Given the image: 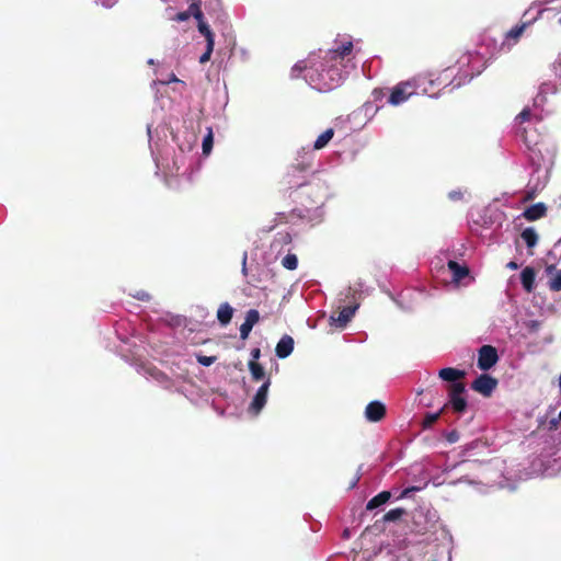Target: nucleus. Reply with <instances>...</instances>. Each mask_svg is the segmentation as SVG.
I'll use <instances>...</instances> for the list:
<instances>
[{"mask_svg": "<svg viewBox=\"0 0 561 561\" xmlns=\"http://www.w3.org/2000/svg\"><path fill=\"white\" fill-rule=\"evenodd\" d=\"M353 50V42L335 43L333 48L320 49L318 54H311L306 60L296 62L290 71V77H302L316 91L329 92L337 88L345 75L341 69L343 59Z\"/></svg>", "mask_w": 561, "mask_h": 561, "instance_id": "nucleus-1", "label": "nucleus"}, {"mask_svg": "<svg viewBox=\"0 0 561 561\" xmlns=\"http://www.w3.org/2000/svg\"><path fill=\"white\" fill-rule=\"evenodd\" d=\"M286 183L288 188H295L300 197H307L309 206L307 211H312L309 217L311 221H321L324 216L323 206L325 202L333 196V192L325 180L312 176L308 182L296 179L294 174H286Z\"/></svg>", "mask_w": 561, "mask_h": 561, "instance_id": "nucleus-2", "label": "nucleus"}, {"mask_svg": "<svg viewBox=\"0 0 561 561\" xmlns=\"http://www.w3.org/2000/svg\"><path fill=\"white\" fill-rule=\"evenodd\" d=\"M459 71L454 78L444 85L449 88V92L470 82L474 77L479 76L486 67L484 57L478 51H468L463 54L459 60Z\"/></svg>", "mask_w": 561, "mask_h": 561, "instance_id": "nucleus-3", "label": "nucleus"}, {"mask_svg": "<svg viewBox=\"0 0 561 561\" xmlns=\"http://www.w3.org/2000/svg\"><path fill=\"white\" fill-rule=\"evenodd\" d=\"M136 369L138 374L148 380L156 381L163 389L186 396L187 385L191 382L187 374H178L170 377L150 363H140Z\"/></svg>", "mask_w": 561, "mask_h": 561, "instance_id": "nucleus-4", "label": "nucleus"}, {"mask_svg": "<svg viewBox=\"0 0 561 561\" xmlns=\"http://www.w3.org/2000/svg\"><path fill=\"white\" fill-rule=\"evenodd\" d=\"M421 80L422 79H411L399 82L393 88L389 89V95L386 103L392 106H399L407 102L414 94H427L428 89L422 87L420 83Z\"/></svg>", "mask_w": 561, "mask_h": 561, "instance_id": "nucleus-5", "label": "nucleus"}, {"mask_svg": "<svg viewBox=\"0 0 561 561\" xmlns=\"http://www.w3.org/2000/svg\"><path fill=\"white\" fill-rule=\"evenodd\" d=\"M539 152V150L537 152L536 149H531L529 154V161L534 168L528 182V196L530 198L534 197L536 192L541 191L546 186L548 181V168L545 167L542 169L538 157Z\"/></svg>", "mask_w": 561, "mask_h": 561, "instance_id": "nucleus-6", "label": "nucleus"}, {"mask_svg": "<svg viewBox=\"0 0 561 561\" xmlns=\"http://www.w3.org/2000/svg\"><path fill=\"white\" fill-rule=\"evenodd\" d=\"M313 159L314 150L310 146L301 147L297 151L296 163L287 174H294L296 179H300L299 174L310 169Z\"/></svg>", "mask_w": 561, "mask_h": 561, "instance_id": "nucleus-7", "label": "nucleus"}, {"mask_svg": "<svg viewBox=\"0 0 561 561\" xmlns=\"http://www.w3.org/2000/svg\"><path fill=\"white\" fill-rule=\"evenodd\" d=\"M500 359L496 347L484 344L478 348L477 366L482 371L493 368Z\"/></svg>", "mask_w": 561, "mask_h": 561, "instance_id": "nucleus-8", "label": "nucleus"}, {"mask_svg": "<svg viewBox=\"0 0 561 561\" xmlns=\"http://www.w3.org/2000/svg\"><path fill=\"white\" fill-rule=\"evenodd\" d=\"M545 9H538L536 15L520 25H516L513 28H511L508 32L505 33L504 41L501 45V49L510 50L518 41L525 28L537 21L541 14L543 13Z\"/></svg>", "mask_w": 561, "mask_h": 561, "instance_id": "nucleus-9", "label": "nucleus"}, {"mask_svg": "<svg viewBox=\"0 0 561 561\" xmlns=\"http://www.w3.org/2000/svg\"><path fill=\"white\" fill-rule=\"evenodd\" d=\"M448 404L457 413H463L467 409V400L465 398L466 387L463 383L449 385Z\"/></svg>", "mask_w": 561, "mask_h": 561, "instance_id": "nucleus-10", "label": "nucleus"}, {"mask_svg": "<svg viewBox=\"0 0 561 561\" xmlns=\"http://www.w3.org/2000/svg\"><path fill=\"white\" fill-rule=\"evenodd\" d=\"M497 386V380L489 374L479 375L471 383V388L484 397H490Z\"/></svg>", "mask_w": 561, "mask_h": 561, "instance_id": "nucleus-11", "label": "nucleus"}, {"mask_svg": "<svg viewBox=\"0 0 561 561\" xmlns=\"http://www.w3.org/2000/svg\"><path fill=\"white\" fill-rule=\"evenodd\" d=\"M271 386V378H266L265 381L256 390L255 394L252 398V401L249 407V411L259 414L262 409L265 407L267 401L268 389Z\"/></svg>", "mask_w": 561, "mask_h": 561, "instance_id": "nucleus-12", "label": "nucleus"}, {"mask_svg": "<svg viewBox=\"0 0 561 561\" xmlns=\"http://www.w3.org/2000/svg\"><path fill=\"white\" fill-rule=\"evenodd\" d=\"M449 71L450 69L447 68L438 77L435 78L433 73H423L414 77L413 79H422L420 83L422 84L423 88H427L428 92H431V89L433 87L439 85L440 83L447 81L450 78L451 73H449ZM427 95H430L431 98H438V94L427 93Z\"/></svg>", "mask_w": 561, "mask_h": 561, "instance_id": "nucleus-13", "label": "nucleus"}, {"mask_svg": "<svg viewBox=\"0 0 561 561\" xmlns=\"http://www.w3.org/2000/svg\"><path fill=\"white\" fill-rule=\"evenodd\" d=\"M359 308V304L358 302H354L353 305L351 306H346V307H343L342 310L340 311L339 316H331L330 317V324L331 325H334L339 329H344L348 322L352 320V318L354 317L355 312L358 310Z\"/></svg>", "mask_w": 561, "mask_h": 561, "instance_id": "nucleus-14", "label": "nucleus"}, {"mask_svg": "<svg viewBox=\"0 0 561 561\" xmlns=\"http://www.w3.org/2000/svg\"><path fill=\"white\" fill-rule=\"evenodd\" d=\"M386 415V407L382 402L375 400L369 402L365 409V417L368 422H379Z\"/></svg>", "mask_w": 561, "mask_h": 561, "instance_id": "nucleus-15", "label": "nucleus"}, {"mask_svg": "<svg viewBox=\"0 0 561 561\" xmlns=\"http://www.w3.org/2000/svg\"><path fill=\"white\" fill-rule=\"evenodd\" d=\"M195 8V12L193 13V16L197 21V28L198 32L205 36L206 43H215V35L208 25L207 22L204 21V14L201 11V9L196 4H191V9Z\"/></svg>", "mask_w": 561, "mask_h": 561, "instance_id": "nucleus-16", "label": "nucleus"}, {"mask_svg": "<svg viewBox=\"0 0 561 561\" xmlns=\"http://www.w3.org/2000/svg\"><path fill=\"white\" fill-rule=\"evenodd\" d=\"M389 89L376 88L370 94V100L365 103L366 113L373 111L376 113L380 107L383 106V100L387 96Z\"/></svg>", "mask_w": 561, "mask_h": 561, "instance_id": "nucleus-17", "label": "nucleus"}, {"mask_svg": "<svg viewBox=\"0 0 561 561\" xmlns=\"http://www.w3.org/2000/svg\"><path fill=\"white\" fill-rule=\"evenodd\" d=\"M260 313L256 309L248 310L245 314V319L243 323L240 325V337L242 340H247L253 329V327L259 322Z\"/></svg>", "mask_w": 561, "mask_h": 561, "instance_id": "nucleus-18", "label": "nucleus"}, {"mask_svg": "<svg viewBox=\"0 0 561 561\" xmlns=\"http://www.w3.org/2000/svg\"><path fill=\"white\" fill-rule=\"evenodd\" d=\"M295 341L290 335H283L276 344L275 354L278 358H287L294 351Z\"/></svg>", "mask_w": 561, "mask_h": 561, "instance_id": "nucleus-19", "label": "nucleus"}, {"mask_svg": "<svg viewBox=\"0 0 561 561\" xmlns=\"http://www.w3.org/2000/svg\"><path fill=\"white\" fill-rule=\"evenodd\" d=\"M448 271L451 274L454 283H460L465 277L469 275V268L467 265L460 264L455 260H449L447 263Z\"/></svg>", "mask_w": 561, "mask_h": 561, "instance_id": "nucleus-20", "label": "nucleus"}, {"mask_svg": "<svg viewBox=\"0 0 561 561\" xmlns=\"http://www.w3.org/2000/svg\"><path fill=\"white\" fill-rule=\"evenodd\" d=\"M438 376L442 380L450 382V385L461 383L459 379L465 376V370L445 367L438 371Z\"/></svg>", "mask_w": 561, "mask_h": 561, "instance_id": "nucleus-21", "label": "nucleus"}, {"mask_svg": "<svg viewBox=\"0 0 561 561\" xmlns=\"http://www.w3.org/2000/svg\"><path fill=\"white\" fill-rule=\"evenodd\" d=\"M547 210V207L543 203H536L534 205L528 206L524 213L523 216L529 220L534 221L545 216Z\"/></svg>", "mask_w": 561, "mask_h": 561, "instance_id": "nucleus-22", "label": "nucleus"}, {"mask_svg": "<svg viewBox=\"0 0 561 561\" xmlns=\"http://www.w3.org/2000/svg\"><path fill=\"white\" fill-rule=\"evenodd\" d=\"M391 496V491H381L367 502L366 510L374 511L375 508L381 507L382 505L389 502Z\"/></svg>", "mask_w": 561, "mask_h": 561, "instance_id": "nucleus-23", "label": "nucleus"}, {"mask_svg": "<svg viewBox=\"0 0 561 561\" xmlns=\"http://www.w3.org/2000/svg\"><path fill=\"white\" fill-rule=\"evenodd\" d=\"M535 278H536V274H535L534 268H531V267H525L520 272V283H522L523 288L527 293L533 291V289L535 287Z\"/></svg>", "mask_w": 561, "mask_h": 561, "instance_id": "nucleus-24", "label": "nucleus"}, {"mask_svg": "<svg viewBox=\"0 0 561 561\" xmlns=\"http://www.w3.org/2000/svg\"><path fill=\"white\" fill-rule=\"evenodd\" d=\"M233 316V308L228 304L224 302L219 306L217 311V320L220 325L226 327L231 322Z\"/></svg>", "mask_w": 561, "mask_h": 561, "instance_id": "nucleus-25", "label": "nucleus"}, {"mask_svg": "<svg viewBox=\"0 0 561 561\" xmlns=\"http://www.w3.org/2000/svg\"><path fill=\"white\" fill-rule=\"evenodd\" d=\"M334 136V129L328 128L325 129L321 135L318 136V138L314 140L312 145L313 150H321L324 147L328 146V144L331 141V139Z\"/></svg>", "mask_w": 561, "mask_h": 561, "instance_id": "nucleus-26", "label": "nucleus"}, {"mask_svg": "<svg viewBox=\"0 0 561 561\" xmlns=\"http://www.w3.org/2000/svg\"><path fill=\"white\" fill-rule=\"evenodd\" d=\"M248 367H249V370L251 373L253 380H255V381L264 380L265 381V379L267 378L266 374H265V369L260 363L254 362V360H249Z\"/></svg>", "mask_w": 561, "mask_h": 561, "instance_id": "nucleus-27", "label": "nucleus"}, {"mask_svg": "<svg viewBox=\"0 0 561 561\" xmlns=\"http://www.w3.org/2000/svg\"><path fill=\"white\" fill-rule=\"evenodd\" d=\"M522 239L526 243L527 248H534L538 242V234L533 227H527L522 231Z\"/></svg>", "mask_w": 561, "mask_h": 561, "instance_id": "nucleus-28", "label": "nucleus"}, {"mask_svg": "<svg viewBox=\"0 0 561 561\" xmlns=\"http://www.w3.org/2000/svg\"><path fill=\"white\" fill-rule=\"evenodd\" d=\"M214 146V134L211 127L207 128V134L203 138L202 149L205 156H208Z\"/></svg>", "mask_w": 561, "mask_h": 561, "instance_id": "nucleus-29", "label": "nucleus"}, {"mask_svg": "<svg viewBox=\"0 0 561 561\" xmlns=\"http://www.w3.org/2000/svg\"><path fill=\"white\" fill-rule=\"evenodd\" d=\"M405 514V510L402 507H396L390 511H388L383 517L382 520L385 523H391L400 519Z\"/></svg>", "mask_w": 561, "mask_h": 561, "instance_id": "nucleus-30", "label": "nucleus"}, {"mask_svg": "<svg viewBox=\"0 0 561 561\" xmlns=\"http://www.w3.org/2000/svg\"><path fill=\"white\" fill-rule=\"evenodd\" d=\"M282 265L284 268L288 270V271H294L298 267V257L296 254L294 253H287L283 259H282Z\"/></svg>", "mask_w": 561, "mask_h": 561, "instance_id": "nucleus-31", "label": "nucleus"}, {"mask_svg": "<svg viewBox=\"0 0 561 561\" xmlns=\"http://www.w3.org/2000/svg\"><path fill=\"white\" fill-rule=\"evenodd\" d=\"M547 102H548V95H546L545 93H542L541 91L538 90L537 94L533 99V108L536 112L537 111L542 112Z\"/></svg>", "mask_w": 561, "mask_h": 561, "instance_id": "nucleus-32", "label": "nucleus"}, {"mask_svg": "<svg viewBox=\"0 0 561 561\" xmlns=\"http://www.w3.org/2000/svg\"><path fill=\"white\" fill-rule=\"evenodd\" d=\"M538 90L546 95H554L559 92L557 84L551 81L542 82Z\"/></svg>", "mask_w": 561, "mask_h": 561, "instance_id": "nucleus-33", "label": "nucleus"}, {"mask_svg": "<svg viewBox=\"0 0 561 561\" xmlns=\"http://www.w3.org/2000/svg\"><path fill=\"white\" fill-rule=\"evenodd\" d=\"M422 489H423L422 486H417V485L408 486V488L403 489L402 491H400V493L397 495V500L409 499L412 496L413 493L420 492Z\"/></svg>", "mask_w": 561, "mask_h": 561, "instance_id": "nucleus-34", "label": "nucleus"}, {"mask_svg": "<svg viewBox=\"0 0 561 561\" xmlns=\"http://www.w3.org/2000/svg\"><path fill=\"white\" fill-rule=\"evenodd\" d=\"M549 288L552 291L561 290V270L556 271L554 276L549 280Z\"/></svg>", "mask_w": 561, "mask_h": 561, "instance_id": "nucleus-35", "label": "nucleus"}, {"mask_svg": "<svg viewBox=\"0 0 561 561\" xmlns=\"http://www.w3.org/2000/svg\"><path fill=\"white\" fill-rule=\"evenodd\" d=\"M147 134H148V142H149V148H150V151H151V156L156 162V165L157 168L159 169V160L156 156V149H154V142H153V136H152V129H151V125H147Z\"/></svg>", "mask_w": 561, "mask_h": 561, "instance_id": "nucleus-36", "label": "nucleus"}, {"mask_svg": "<svg viewBox=\"0 0 561 561\" xmlns=\"http://www.w3.org/2000/svg\"><path fill=\"white\" fill-rule=\"evenodd\" d=\"M215 43H206V50L201 55L199 62L205 64L210 59V56L214 51Z\"/></svg>", "mask_w": 561, "mask_h": 561, "instance_id": "nucleus-37", "label": "nucleus"}, {"mask_svg": "<svg viewBox=\"0 0 561 561\" xmlns=\"http://www.w3.org/2000/svg\"><path fill=\"white\" fill-rule=\"evenodd\" d=\"M133 298L140 300V301H149L151 299V296L146 290H135L134 293L129 294Z\"/></svg>", "mask_w": 561, "mask_h": 561, "instance_id": "nucleus-38", "label": "nucleus"}, {"mask_svg": "<svg viewBox=\"0 0 561 561\" xmlns=\"http://www.w3.org/2000/svg\"><path fill=\"white\" fill-rule=\"evenodd\" d=\"M194 12H195V8H193V9L190 8L187 11H182V12L176 13V15L174 16L173 20H175L178 22L187 21L191 18V15H193Z\"/></svg>", "mask_w": 561, "mask_h": 561, "instance_id": "nucleus-39", "label": "nucleus"}, {"mask_svg": "<svg viewBox=\"0 0 561 561\" xmlns=\"http://www.w3.org/2000/svg\"><path fill=\"white\" fill-rule=\"evenodd\" d=\"M275 242L282 243V244H288L291 242V236L289 232H278L277 237L275 239Z\"/></svg>", "mask_w": 561, "mask_h": 561, "instance_id": "nucleus-40", "label": "nucleus"}, {"mask_svg": "<svg viewBox=\"0 0 561 561\" xmlns=\"http://www.w3.org/2000/svg\"><path fill=\"white\" fill-rule=\"evenodd\" d=\"M215 360H216V357H214V356H205V355L197 356L198 364H201L202 366H205V367L213 365L215 363Z\"/></svg>", "mask_w": 561, "mask_h": 561, "instance_id": "nucleus-41", "label": "nucleus"}, {"mask_svg": "<svg viewBox=\"0 0 561 561\" xmlns=\"http://www.w3.org/2000/svg\"><path fill=\"white\" fill-rule=\"evenodd\" d=\"M531 115V110L527 106L516 116V121L520 123L526 122L530 118Z\"/></svg>", "mask_w": 561, "mask_h": 561, "instance_id": "nucleus-42", "label": "nucleus"}, {"mask_svg": "<svg viewBox=\"0 0 561 561\" xmlns=\"http://www.w3.org/2000/svg\"><path fill=\"white\" fill-rule=\"evenodd\" d=\"M448 198L451 202H459L463 198V193L459 188L451 190L450 192H448Z\"/></svg>", "mask_w": 561, "mask_h": 561, "instance_id": "nucleus-43", "label": "nucleus"}, {"mask_svg": "<svg viewBox=\"0 0 561 561\" xmlns=\"http://www.w3.org/2000/svg\"><path fill=\"white\" fill-rule=\"evenodd\" d=\"M538 9L541 8L537 4H533L529 9L525 11L524 18H526L527 21L531 20L536 15Z\"/></svg>", "mask_w": 561, "mask_h": 561, "instance_id": "nucleus-44", "label": "nucleus"}, {"mask_svg": "<svg viewBox=\"0 0 561 561\" xmlns=\"http://www.w3.org/2000/svg\"><path fill=\"white\" fill-rule=\"evenodd\" d=\"M446 440L450 444L457 443L459 440V433L457 431H450L446 434Z\"/></svg>", "mask_w": 561, "mask_h": 561, "instance_id": "nucleus-45", "label": "nucleus"}, {"mask_svg": "<svg viewBox=\"0 0 561 561\" xmlns=\"http://www.w3.org/2000/svg\"><path fill=\"white\" fill-rule=\"evenodd\" d=\"M362 469H363V465H360V466L358 467L357 473H356V476L353 478V480L350 482L348 489H354V488H356V485H357V483H358V481H359V479H360V471H362Z\"/></svg>", "mask_w": 561, "mask_h": 561, "instance_id": "nucleus-46", "label": "nucleus"}, {"mask_svg": "<svg viewBox=\"0 0 561 561\" xmlns=\"http://www.w3.org/2000/svg\"><path fill=\"white\" fill-rule=\"evenodd\" d=\"M95 3L101 4L102 7L110 9L117 3V0H94Z\"/></svg>", "mask_w": 561, "mask_h": 561, "instance_id": "nucleus-47", "label": "nucleus"}, {"mask_svg": "<svg viewBox=\"0 0 561 561\" xmlns=\"http://www.w3.org/2000/svg\"><path fill=\"white\" fill-rule=\"evenodd\" d=\"M247 261H248V253L244 251L242 254V262H241V273L243 276L248 275Z\"/></svg>", "mask_w": 561, "mask_h": 561, "instance_id": "nucleus-48", "label": "nucleus"}, {"mask_svg": "<svg viewBox=\"0 0 561 561\" xmlns=\"http://www.w3.org/2000/svg\"><path fill=\"white\" fill-rule=\"evenodd\" d=\"M553 72H554L556 77H558L559 79H561V58H559V59L553 64Z\"/></svg>", "mask_w": 561, "mask_h": 561, "instance_id": "nucleus-49", "label": "nucleus"}, {"mask_svg": "<svg viewBox=\"0 0 561 561\" xmlns=\"http://www.w3.org/2000/svg\"><path fill=\"white\" fill-rule=\"evenodd\" d=\"M250 356H251L250 360L257 362L259 358L261 357V350L259 347L252 348L251 353H250Z\"/></svg>", "mask_w": 561, "mask_h": 561, "instance_id": "nucleus-50", "label": "nucleus"}, {"mask_svg": "<svg viewBox=\"0 0 561 561\" xmlns=\"http://www.w3.org/2000/svg\"><path fill=\"white\" fill-rule=\"evenodd\" d=\"M171 82H181V83H184L183 81H181L180 79H178V77L174 75V73H171L168 78V80H162L160 81L161 84H169Z\"/></svg>", "mask_w": 561, "mask_h": 561, "instance_id": "nucleus-51", "label": "nucleus"}, {"mask_svg": "<svg viewBox=\"0 0 561 561\" xmlns=\"http://www.w3.org/2000/svg\"><path fill=\"white\" fill-rule=\"evenodd\" d=\"M184 159H185L184 157H181V158L176 157L174 159L173 164H174L176 171H179L182 167L185 165Z\"/></svg>", "mask_w": 561, "mask_h": 561, "instance_id": "nucleus-52", "label": "nucleus"}, {"mask_svg": "<svg viewBox=\"0 0 561 561\" xmlns=\"http://www.w3.org/2000/svg\"><path fill=\"white\" fill-rule=\"evenodd\" d=\"M462 482H466V483H469V484L473 483L472 480H470V479H468V477L463 476V477L459 478L458 480L451 481L449 484L456 485V484L462 483Z\"/></svg>", "mask_w": 561, "mask_h": 561, "instance_id": "nucleus-53", "label": "nucleus"}, {"mask_svg": "<svg viewBox=\"0 0 561 561\" xmlns=\"http://www.w3.org/2000/svg\"><path fill=\"white\" fill-rule=\"evenodd\" d=\"M357 291V288H352L350 287L346 293L344 294L345 295V298H341L340 300L341 301H345L346 299H348L351 296L354 297V294Z\"/></svg>", "mask_w": 561, "mask_h": 561, "instance_id": "nucleus-54", "label": "nucleus"}, {"mask_svg": "<svg viewBox=\"0 0 561 561\" xmlns=\"http://www.w3.org/2000/svg\"><path fill=\"white\" fill-rule=\"evenodd\" d=\"M192 149H193V145H192V144H190V142L186 145V149H185L184 147L180 146V150H181V152H182L183 154H184L186 151H187V152H191V151H192Z\"/></svg>", "mask_w": 561, "mask_h": 561, "instance_id": "nucleus-55", "label": "nucleus"}, {"mask_svg": "<svg viewBox=\"0 0 561 561\" xmlns=\"http://www.w3.org/2000/svg\"><path fill=\"white\" fill-rule=\"evenodd\" d=\"M466 465H469V462H467V461H461V462H459V463H457V465H455V466H453V467H447V468L445 469V471H450V470L455 469L456 467H461V466H466Z\"/></svg>", "mask_w": 561, "mask_h": 561, "instance_id": "nucleus-56", "label": "nucleus"}, {"mask_svg": "<svg viewBox=\"0 0 561 561\" xmlns=\"http://www.w3.org/2000/svg\"><path fill=\"white\" fill-rule=\"evenodd\" d=\"M510 270H517L518 268V264L514 261H511L507 263L506 265Z\"/></svg>", "mask_w": 561, "mask_h": 561, "instance_id": "nucleus-57", "label": "nucleus"}, {"mask_svg": "<svg viewBox=\"0 0 561 561\" xmlns=\"http://www.w3.org/2000/svg\"><path fill=\"white\" fill-rule=\"evenodd\" d=\"M553 271H556V267H554L553 265H549V266H547V268H546V272H547L548 274H551Z\"/></svg>", "mask_w": 561, "mask_h": 561, "instance_id": "nucleus-58", "label": "nucleus"}, {"mask_svg": "<svg viewBox=\"0 0 561 561\" xmlns=\"http://www.w3.org/2000/svg\"><path fill=\"white\" fill-rule=\"evenodd\" d=\"M438 416H439V413H433L430 415L431 421H433V422L436 421L438 419Z\"/></svg>", "mask_w": 561, "mask_h": 561, "instance_id": "nucleus-59", "label": "nucleus"}, {"mask_svg": "<svg viewBox=\"0 0 561 561\" xmlns=\"http://www.w3.org/2000/svg\"><path fill=\"white\" fill-rule=\"evenodd\" d=\"M241 54H242L244 59L248 58V51L245 49H241Z\"/></svg>", "mask_w": 561, "mask_h": 561, "instance_id": "nucleus-60", "label": "nucleus"}, {"mask_svg": "<svg viewBox=\"0 0 561 561\" xmlns=\"http://www.w3.org/2000/svg\"><path fill=\"white\" fill-rule=\"evenodd\" d=\"M343 535H344V537H346V538H347V537L350 536L348 530H347V529H345Z\"/></svg>", "mask_w": 561, "mask_h": 561, "instance_id": "nucleus-61", "label": "nucleus"}, {"mask_svg": "<svg viewBox=\"0 0 561 561\" xmlns=\"http://www.w3.org/2000/svg\"><path fill=\"white\" fill-rule=\"evenodd\" d=\"M148 64H149V65H154V60H153L152 58H150V59L148 60Z\"/></svg>", "mask_w": 561, "mask_h": 561, "instance_id": "nucleus-62", "label": "nucleus"}, {"mask_svg": "<svg viewBox=\"0 0 561 561\" xmlns=\"http://www.w3.org/2000/svg\"><path fill=\"white\" fill-rule=\"evenodd\" d=\"M554 1H556V0H546V1H545V3H546V4H549V3H552V2H554Z\"/></svg>", "mask_w": 561, "mask_h": 561, "instance_id": "nucleus-63", "label": "nucleus"}, {"mask_svg": "<svg viewBox=\"0 0 561 561\" xmlns=\"http://www.w3.org/2000/svg\"><path fill=\"white\" fill-rule=\"evenodd\" d=\"M357 285H358L359 289L362 290L363 284L358 283Z\"/></svg>", "mask_w": 561, "mask_h": 561, "instance_id": "nucleus-64", "label": "nucleus"}]
</instances>
